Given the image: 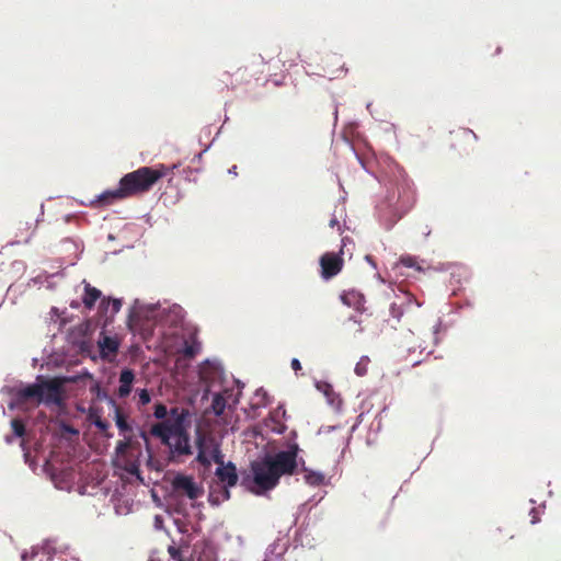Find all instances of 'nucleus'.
Segmentation results:
<instances>
[{
    "mask_svg": "<svg viewBox=\"0 0 561 561\" xmlns=\"http://www.w3.org/2000/svg\"><path fill=\"white\" fill-rule=\"evenodd\" d=\"M294 438L286 448L271 450L264 446L255 459L249 463V470L242 471L241 486L255 496H267L280 483L283 477L304 473V481L309 486L330 484V478L320 471L306 466L300 456L301 448L296 442V431L290 432Z\"/></svg>",
    "mask_w": 561,
    "mask_h": 561,
    "instance_id": "obj_1",
    "label": "nucleus"
},
{
    "mask_svg": "<svg viewBox=\"0 0 561 561\" xmlns=\"http://www.w3.org/2000/svg\"><path fill=\"white\" fill-rule=\"evenodd\" d=\"M386 195L375 206L379 225L390 231L415 205L416 188L413 180L396 161L389 164Z\"/></svg>",
    "mask_w": 561,
    "mask_h": 561,
    "instance_id": "obj_2",
    "label": "nucleus"
},
{
    "mask_svg": "<svg viewBox=\"0 0 561 561\" xmlns=\"http://www.w3.org/2000/svg\"><path fill=\"white\" fill-rule=\"evenodd\" d=\"M193 422L199 427L202 419L196 412L187 411L176 422H160L151 427L150 434L168 447L170 462L181 463L183 457L193 455L190 433Z\"/></svg>",
    "mask_w": 561,
    "mask_h": 561,
    "instance_id": "obj_3",
    "label": "nucleus"
},
{
    "mask_svg": "<svg viewBox=\"0 0 561 561\" xmlns=\"http://www.w3.org/2000/svg\"><path fill=\"white\" fill-rule=\"evenodd\" d=\"M185 317L186 311L179 304L164 307L161 301L142 302L140 299L136 298L128 310L126 327L134 333V322L140 321L144 325H161L169 329H179L183 333L187 325H195L187 321Z\"/></svg>",
    "mask_w": 561,
    "mask_h": 561,
    "instance_id": "obj_4",
    "label": "nucleus"
},
{
    "mask_svg": "<svg viewBox=\"0 0 561 561\" xmlns=\"http://www.w3.org/2000/svg\"><path fill=\"white\" fill-rule=\"evenodd\" d=\"M167 176L163 163L140 167L121 178L129 197L149 192L162 178Z\"/></svg>",
    "mask_w": 561,
    "mask_h": 561,
    "instance_id": "obj_5",
    "label": "nucleus"
},
{
    "mask_svg": "<svg viewBox=\"0 0 561 561\" xmlns=\"http://www.w3.org/2000/svg\"><path fill=\"white\" fill-rule=\"evenodd\" d=\"M30 399H34L38 405L54 409L61 405L62 386L55 379L45 375H37L33 382H25Z\"/></svg>",
    "mask_w": 561,
    "mask_h": 561,
    "instance_id": "obj_6",
    "label": "nucleus"
},
{
    "mask_svg": "<svg viewBox=\"0 0 561 561\" xmlns=\"http://www.w3.org/2000/svg\"><path fill=\"white\" fill-rule=\"evenodd\" d=\"M194 445L196 456L190 463L192 468H194L196 462L201 463L206 469H209L213 462H222L225 455L221 451V443L204 434L198 426H196L194 432Z\"/></svg>",
    "mask_w": 561,
    "mask_h": 561,
    "instance_id": "obj_7",
    "label": "nucleus"
},
{
    "mask_svg": "<svg viewBox=\"0 0 561 561\" xmlns=\"http://www.w3.org/2000/svg\"><path fill=\"white\" fill-rule=\"evenodd\" d=\"M218 466L215 469V476L222 482V497L230 499L231 497V489L234 488L238 483L241 484L242 478V469L240 472L237 469V466L232 461H227L222 459V462H217Z\"/></svg>",
    "mask_w": 561,
    "mask_h": 561,
    "instance_id": "obj_8",
    "label": "nucleus"
},
{
    "mask_svg": "<svg viewBox=\"0 0 561 561\" xmlns=\"http://www.w3.org/2000/svg\"><path fill=\"white\" fill-rule=\"evenodd\" d=\"M123 306V298H115L112 296H103L98 306L95 317L103 331L114 322L115 316L121 311Z\"/></svg>",
    "mask_w": 561,
    "mask_h": 561,
    "instance_id": "obj_9",
    "label": "nucleus"
},
{
    "mask_svg": "<svg viewBox=\"0 0 561 561\" xmlns=\"http://www.w3.org/2000/svg\"><path fill=\"white\" fill-rule=\"evenodd\" d=\"M172 489L183 491L190 500H197L204 495V486L196 482L192 474L176 472L171 481Z\"/></svg>",
    "mask_w": 561,
    "mask_h": 561,
    "instance_id": "obj_10",
    "label": "nucleus"
},
{
    "mask_svg": "<svg viewBox=\"0 0 561 561\" xmlns=\"http://www.w3.org/2000/svg\"><path fill=\"white\" fill-rule=\"evenodd\" d=\"M343 249L339 252H325L319 259L320 276L328 282L336 276L343 268Z\"/></svg>",
    "mask_w": 561,
    "mask_h": 561,
    "instance_id": "obj_11",
    "label": "nucleus"
},
{
    "mask_svg": "<svg viewBox=\"0 0 561 561\" xmlns=\"http://www.w3.org/2000/svg\"><path fill=\"white\" fill-rule=\"evenodd\" d=\"M129 197L124 185L121 184V180L115 188H106L100 194L95 195L94 198L89 202L81 201V205L91 207H103L114 204L116 201L125 199Z\"/></svg>",
    "mask_w": 561,
    "mask_h": 561,
    "instance_id": "obj_12",
    "label": "nucleus"
},
{
    "mask_svg": "<svg viewBox=\"0 0 561 561\" xmlns=\"http://www.w3.org/2000/svg\"><path fill=\"white\" fill-rule=\"evenodd\" d=\"M199 328L195 325H187L183 335L185 340L181 344V353L188 357L194 358L202 352V342L198 339Z\"/></svg>",
    "mask_w": 561,
    "mask_h": 561,
    "instance_id": "obj_13",
    "label": "nucleus"
},
{
    "mask_svg": "<svg viewBox=\"0 0 561 561\" xmlns=\"http://www.w3.org/2000/svg\"><path fill=\"white\" fill-rule=\"evenodd\" d=\"M100 336L98 339L99 354L89 353L88 357L92 360L99 358H106L108 355L118 352L121 347V341L115 335H107L106 330L103 331V327H100Z\"/></svg>",
    "mask_w": 561,
    "mask_h": 561,
    "instance_id": "obj_14",
    "label": "nucleus"
},
{
    "mask_svg": "<svg viewBox=\"0 0 561 561\" xmlns=\"http://www.w3.org/2000/svg\"><path fill=\"white\" fill-rule=\"evenodd\" d=\"M66 341L84 356H88L93 350L92 342L85 337L78 324L68 329L66 333Z\"/></svg>",
    "mask_w": 561,
    "mask_h": 561,
    "instance_id": "obj_15",
    "label": "nucleus"
},
{
    "mask_svg": "<svg viewBox=\"0 0 561 561\" xmlns=\"http://www.w3.org/2000/svg\"><path fill=\"white\" fill-rule=\"evenodd\" d=\"M314 388L323 394L329 407L333 408L336 413L343 410V399L339 392L334 390L333 385L328 380H314Z\"/></svg>",
    "mask_w": 561,
    "mask_h": 561,
    "instance_id": "obj_16",
    "label": "nucleus"
},
{
    "mask_svg": "<svg viewBox=\"0 0 561 561\" xmlns=\"http://www.w3.org/2000/svg\"><path fill=\"white\" fill-rule=\"evenodd\" d=\"M0 391L10 397L8 402V409L10 411L18 410L22 402L30 399V396L25 393L27 389L24 381H19L14 386H3Z\"/></svg>",
    "mask_w": 561,
    "mask_h": 561,
    "instance_id": "obj_17",
    "label": "nucleus"
},
{
    "mask_svg": "<svg viewBox=\"0 0 561 561\" xmlns=\"http://www.w3.org/2000/svg\"><path fill=\"white\" fill-rule=\"evenodd\" d=\"M89 392L94 397L95 401H104L112 409L113 415L123 414L119 411L116 400L108 394V392L104 389L101 380H93V382L89 386Z\"/></svg>",
    "mask_w": 561,
    "mask_h": 561,
    "instance_id": "obj_18",
    "label": "nucleus"
},
{
    "mask_svg": "<svg viewBox=\"0 0 561 561\" xmlns=\"http://www.w3.org/2000/svg\"><path fill=\"white\" fill-rule=\"evenodd\" d=\"M135 381H136L135 370L128 366H124L121 369L119 376H118L117 397L119 399L127 398L133 391Z\"/></svg>",
    "mask_w": 561,
    "mask_h": 561,
    "instance_id": "obj_19",
    "label": "nucleus"
},
{
    "mask_svg": "<svg viewBox=\"0 0 561 561\" xmlns=\"http://www.w3.org/2000/svg\"><path fill=\"white\" fill-rule=\"evenodd\" d=\"M340 300L344 306H346L348 308H353L358 313H363L366 310V308H365L366 298H365L364 294H362L357 289L352 288V289L343 290L340 294Z\"/></svg>",
    "mask_w": 561,
    "mask_h": 561,
    "instance_id": "obj_20",
    "label": "nucleus"
},
{
    "mask_svg": "<svg viewBox=\"0 0 561 561\" xmlns=\"http://www.w3.org/2000/svg\"><path fill=\"white\" fill-rule=\"evenodd\" d=\"M263 397L262 402L250 401L247 408H242V411L248 420H255L259 416V410L267 408L272 403V398L268 392L260 387L254 391V397Z\"/></svg>",
    "mask_w": 561,
    "mask_h": 561,
    "instance_id": "obj_21",
    "label": "nucleus"
},
{
    "mask_svg": "<svg viewBox=\"0 0 561 561\" xmlns=\"http://www.w3.org/2000/svg\"><path fill=\"white\" fill-rule=\"evenodd\" d=\"M82 285L83 293L81 296V302L87 310L91 311L95 308L96 302L101 301L104 295L101 289L92 286L85 279L82 280Z\"/></svg>",
    "mask_w": 561,
    "mask_h": 561,
    "instance_id": "obj_22",
    "label": "nucleus"
},
{
    "mask_svg": "<svg viewBox=\"0 0 561 561\" xmlns=\"http://www.w3.org/2000/svg\"><path fill=\"white\" fill-rule=\"evenodd\" d=\"M398 288L400 293L404 295L403 300L400 304L391 302L389 307V312L390 316L399 322L405 312V307L415 304L416 307L420 308L422 304L417 302L411 294H405L401 287Z\"/></svg>",
    "mask_w": 561,
    "mask_h": 561,
    "instance_id": "obj_23",
    "label": "nucleus"
},
{
    "mask_svg": "<svg viewBox=\"0 0 561 561\" xmlns=\"http://www.w3.org/2000/svg\"><path fill=\"white\" fill-rule=\"evenodd\" d=\"M231 390L225 388L224 392H215L211 398V404L209 407V412L215 416L219 417L224 415L225 411L229 408V401L227 399V394L230 393Z\"/></svg>",
    "mask_w": 561,
    "mask_h": 561,
    "instance_id": "obj_24",
    "label": "nucleus"
},
{
    "mask_svg": "<svg viewBox=\"0 0 561 561\" xmlns=\"http://www.w3.org/2000/svg\"><path fill=\"white\" fill-rule=\"evenodd\" d=\"M199 561H218L217 547L211 539L205 538L199 546Z\"/></svg>",
    "mask_w": 561,
    "mask_h": 561,
    "instance_id": "obj_25",
    "label": "nucleus"
},
{
    "mask_svg": "<svg viewBox=\"0 0 561 561\" xmlns=\"http://www.w3.org/2000/svg\"><path fill=\"white\" fill-rule=\"evenodd\" d=\"M113 421L115 422L119 435L133 433L136 430V427H138V424L136 423L135 420L126 417L123 414L113 415Z\"/></svg>",
    "mask_w": 561,
    "mask_h": 561,
    "instance_id": "obj_26",
    "label": "nucleus"
},
{
    "mask_svg": "<svg viewBox=\"0 0 561 561\" xmlns=\"http://www.w3.org/2000/svg\"><path fill=\"white\" fill-rule=\"evenodd\" d=\"M49 314L54 322H58V331H61L68 323H70L73 320L72 314L68 316L67 309H59L58 307L55 306L50 308Z\"/></svg>",
    "mask_w": 561,
    "mask_h": 561,
    "instance_id": "obj_27",
    "label": "nucleus"
},
{
    "mask_svg": "<svg viewBox=\"0 0 561 561\" xmlns=\"http://www.w3.org/2000/svg\"><path fill=\"white\" fill-rule=\"evenodd\" d=\"M27 417L26 416H14L10 421V427L11 433L13 434V437L16 438H24L26 435V424H27Z\"/></svg>",
    "mask_w": 561,
    "mask_h": 561,
    "instance_id": "obj_28",
    "label": "nucleus"
},
{
    "mask_svg": "<svg viewBox=\"0 0 561 561\" xmlns=\"http://www.w3.org/2000/svg\"><path fill=\"white\" fill-rule=\"evenodd\" d=\"M280 419H288L284 402H279L274 410L268 412L267 416L263 420V426L267 427L271 423H277Z\"/></svg>",
    "mask_w": 561,
    "mask_h": 561,
    "instance_id": "obj_29",
    "label": "nucleus"
},
{
    "mask_svg": "<svg viewBox=\"0 0 561 561\" xmlns=\"http://www.w3.org/2000/svg\"><path fill=\"white\" fill-rule=\"evenodd\" d=\"M129 440L123 439L116 443L114 455L112 456V467L117 470L118 468H125V463L119 459V455L123 454L128 447Z\"/></svg>",
    "mask_w": 561,
    "mask_h": 561,
    "instance_id": "obj_30",
    "label": "nucleus"
},
{
    "mask_svg": "<svg viewBox=\"0 0 561 561\" xmlns=\"http://www.w3.org/2000/svg\"><path fill=\"white\" fill-rule=\"evenodd\" d=\"M43 352L48 354V365L61 366L65 363V356L67 355V351H58L51 347L50 351L48 352L47 347H45Z\"/></svg>",
    "mask_w": 561,
    "mask_h": 561,
    "instance_id": "obj_31",
    "label": "nucleus"
},
{
    "mask_svg": "<svg viewBox=\"0 0 561 561\" xmlns=\"http://www.w3.org/2000/svg\"><path fill=\"white\" fill-rule=\"evenodd\" d=\"M82 330L83 334L88 340L92 337L98 327H100L98 322V318H84L81 323L78 324Z\"/></svg>",
    "mask_w": 561,
    "mask_h": 561,
    "instance_id": "obj_32",
    "label": "nucleus"
},
{
    "mask_svg": "<svg viewBox=\"0 0 561 561\" xmlns=\"http://www.w3.org/2000/svg\"><path fill=\"white\" fill-rule=\"evenodd\" d=\"M190 547V543L184 541V540H181L180 542V547H176L175 545H170L168 547V552L170 554V558L174 561H187L183 554H182V549L183 548H188Z\"/></svg>",
    "mask_w": 561,
    "mask_h": 561,
    "instance_id": "obj_33",
    "label": "nucleus"
},
{
    "mask_svg": "<svg viewBox=\"0 0 561 561\" xmlns=\"http://www.w3.org/2000/svg\"><path fill=\"white\" fill-rule=\"evenodd\" d=\"M55 541L47 538L41 545V552L46 554V559H41L39 561H53L56 554V548L53 546Z\"/></svg>",
    "mask_w": 561,
    "mask_h": 561,
    "instance_id": "obj_34",
    "label": "nucleus"
},
{
    "mask_svg": "<svg viewBox=\"0 0 561 561\" xmlns=\"http://www.w3.org/2000/svg\"><path fill=\"white\" fill-rule=\"evenodd\" d=\"M207 500L213 507H218L221 502L228 501L229 499L222 497V488L220 490H216L214 486H210Z\"/></svg>",
    "mask_w": 561,
    "mask_h": 561,
    "instance_id": "obj_35",
    "label": "nucleus"
},
{
    "mask_svg": "<svg viewBox=\"0 0 561 561\" xmlns=\"http://www.w3.org/2000/svg\"><path fill=\"white\" fill-rule=\"evenodd\" d=\"M117 470H124L128 472L131 477H134L140 484H145V479L138 462H134L130 466H126L125 468H118Z\"/></svg>",
    "mask_w": 561,
    "mask_h": 561,
    "instance_id": "obj_36",
    "label": "nucleus"
},
{
    "mask_svg": "<svg viewBox=\"0 0 561 561\" xmlns=\"http://www.w3.org/2000/svg\"><path fill=\"white\" fill-rule=\"evenodd\" d=\"M65 378L71 382H78L82 379H90L91 382H93V380H96L94 378V375L88 368H82L80 371L70 376H66Z\"/></svg>",
    "mask_w": 561,
    "mask_h": 561,
    "instance_id": "obj_37",
    "label": "nucleus"
},
{
    "mask_svg": "<svg viewBox=\"0 0 561 561\" xmlns=\"http://www.w3.org/2000/svg\"><path fill=\"white\" fill-rule=\"evenodd\" d=\"M58 430L64 434H67L72 437H78L80 435V430L66 421H59L56 423Z\"/></svg>",
    "mask_w": 561,
    "mask_h": 561,
    "instance_id": "obj_38",
    "label": "nucleus"
},
{
    "mask_svg": "<svg viewBox=\"0 0 561 561\" xmlns=\"http://www.w3.org/2000/svg\"><path fill=\"white\" fill-rule=\"evenodd\" d=\"M152 415L154 419L159 420L160 422L168 420V407L163 402L157 401L153 404Z\"/></svg>",
    "mask_w": 561,
    "mask_h": 561,
    "instance_id": "obj_39",
    "label": "nucleus"
},
{
    "mask_svg": "<svg viewBox=\"0 0 561 561\" xmlns=\"http://www.w3.org/2000/svg\"><path fill=\"white\" fill-rule=\"evenodd\" d=\"M136 393L138 396L137 405L139 408L146 407L152 400V392L148 388L137 389Z\"/></svg>",
    "mask_w": 561,
    "mask_h": 561,
    "instance_id": "obj_40",
    "label": "nucleus"
},
{
    "mask_svg": "<svg viewBox=\"0 0 561 561\" xmlns=\"http://www.w3.org/2000/svg\"><path fill=\"white\" fill-rule=\"evenodd\" d=\"M20 447L23 450L24 462L34 471L37 468V460L33 456H31V454L27 449L26 442L21 440Z\"/></svg>",
    "mask_w": 561,
    "mask_h": 561,
    "instance_id": "obj_41",
    "label": "nucleus"
},
{
    "mask_svg": "<svg viewBox=\"0 0 561 561\" xmlns=\"http://www.w3.org/2000/svg\"><path fill=\"white\" fill-rule=\"evenodd\" d=\"M370 362L368 355H362L359 360L356 363L354 367V373L358 377H364L367 374V364Z\"/></svg>",
    "mask_w": 561,
    "mask_h": 561,
    "instance_id": "obj_42",
    "label": "nucleus"
},
{
    "mask_svg": "<svg viewBox=\"0 0 561 561\" xmlns=\"http://www.w3.org/2000/svg\"><path fill=\"white\" fill-rule=\"evenodd\" d=\"M400 263L409 268H414L415 271L423 272L424 270L417 264L416 256L411 254H404L400 256Z\"/></svg>",
    "mask_w": 561,
    "mask_h": 561,
    "instance_id": "obj_43",
    "label": "nucleus"
},
{
    "mask_svg": "<svg viewBox=\"0 0 561 561\" xmlns=\"http://www.w3.org/2000/svg\"><path fill=\"white\" fill-rule=\"evenodd\" d=\"M62 242L71 243L73 249L78 252L77 255H76V261L70 263L71 266L76 265L77 261L81 257V255H82V253L84 251L83 242L81 240H75L72 238H65L62 240Z\"/></svg>",
    "mask_w": 561,
    "mask_h": 561,
    "instance_id": "obj_44",
    "label": "nucleus"
},
{
    "mask_svg": "<svg viewBox=\"0 0 561 561\" xmlns=\"http://www.w3.org/2000/svg\"><path fill=\"white\" fill-rule=\"evenodd\" d=\"M87 416L91 424L103 417V408L90 405L87 408Z\"/></svg>",
    "mask_w": 561,
    "mask_h": 561,
    "instance_id": "obj_45",
    "label": "nucleus"
},
{
    "mask_svg": "<svg viewBox=\"0 0 561 561\" xmlns=\"http://www.w3.org/2000/svg\"><path fill=\"white\" fill-rule=\"evenodd\" d=\"M41 553V546H33L31 550L21 552V561H33Z\"/></svg>",
    "mask_w": 561,
    "mask_h": 561,
    "instance_id": "obj_46",
    "label": "nucleus"
},
{
    "mask_svg": "<svg viewBox=\"0 0 561 561\" xmlns=\"http://www.w3.org/2000/svg\"><path fill=\"white\" fill-rule=\"evenodd\" d=\"M188 410L183 408H168V420H164L163 422H176L183 413H186Z\"/></svg>",
    "mask_w": 561,
    "mask_h": 561,
    "instance_id": "obj_47",
    "label": "nucleus"
},
{
    "mask_svg": "<svg viewBox=\"0 0 561 561\" xmlns=\"http://www.w3.org/2000/svg\"><path fill=\"white\" fill-rule=\"evenodd\" d=\"M54 413H56L58 416L62 417H70L69 409L66 404L64 394L61 396V405H54V409H49Z\"/></svg>",
    "mask_w": 561,
    "mask_h": 561,
    "instance_id": "obj_48",
    "label": "nucleus"
},
{
    "mask_svg": "<svg viewBox=\"0 0 561 561\" xmlns=\"http://www.w3.org/2000/svg\"><path fill=\"white\" fill-rule=\"evenodd\" d=\"M242 394H243V392H241V391H237L236 394H231V392L227 394V399L228 398L230 399L228 410H230L231 412H234L237 410V407L240 403Z\"/></svg>",
    "mask_w": 561,
    "mask_h": 561,
    "instance_id": "obj_49",
    "label": "nucleus"
},
{
    "mask_svg": "<svg viewBox=\"0 0 561 561\" xmlns=\"http://www.w3.org/2000/svg\"><path fill=\"white\" fill-rule=\"evenodd\" d=\"M101 433H107L106 437H113L112 433H108V430L111 428V424L108 421L104 420L103 417L100 420H96L93 424Z\"/></svg>",
    "mask_w": 561,
    "mask_h": 561,
    "instance_id": "obj_50",
    "label": "nucleus"
},
{
    "mask_svg": "<svg viewBox=\"0 0 561 561\" xmlns=\"http://www.w3.org/2000/svg\"><path fill=\"white\" fill-rule=\"evenodd\" d=\"M151 499L157 507L163 510L168 515L172 514L171 510L162 502L158 493L153 490L151 491Z\"/></svg>",
    "mask_w": 561,
    "mask_h": 561,
    "instance_id": "obj_51",
    "label": "nucleus"
},
{
    "mask_svg": "<svg viewBox=\"0 0 561 561\" xmlns=\"http://www.w3.org/2000/svg\"><path fill=\"white\" fill-rule=\"evenodd\" d=\"M327 495V491H322L321 493H316L312 496H310L306 502H308V505L317 506Z\"/></svg>",
    "mask_w": 561,
    "mask_h": 561,
    "instance_id": "obj_52",
    "label": "nucleus"
},
{
    "mask_svg": "<svg viewBox=\"0 0 561 561\" xmlns=\"http://www.w3.org/2000/svg\"><path fill=\"white\" fill-rule=\"evenodd\" d=\"M217 370V381L220 385H225L227 382V374L225 370V367L221 363H218V366L216 367Z\"/></svg>",
    "mask_w": 561,
    "mask_h": 561,
    "instance_id": "obj_53",
    "label": "nucleus"
},
{
    "mask_svg": "<svg viewBox=\"0 0 561 561\" xmlns=\"http://www.w3.org/2000/svg\"><path fill=\"white\" fill-rule=\"evenodd\" d=\"M123 493L118 489H116L111 496V501L115 504L114 510L117 515H121L122 513L121 507L116 504V502L121 501Z\"/></svg>",
    "mask_w": 561,
    "mask_h": 561,
    "instance_id": "obj_54",
    "label": "nucleus"
},
{
    "mask_svg": "<svg viewBox=\"0 0 561 561\" xmlns=\"http://www.w3.org/2000/svg\"><path fill=\"white\" fill-rule=\"evenodd\" d=\"M221 129H222V127H219V128H218V130H217V133H216L215 137L213 138L211 142H210V144H208V145L204 148V150H202L199 153H196V154L194 156V158H193V161H199V160L202 159L203 154H204L205 152H207V151L210 149V147H211L213 142L217 139V137H218V136H219V134L221 133Z\"/></svg>",
    "mask_w": 561,
    "mask_h": 561,
    "instance_id": "obj_55",
    "label": "nucleus"
},
{
    "mask_svg": "<svg viewBox=\"0 0 561 561\" xmlns=\"http://www.w3.org/2000/svg\"><path fill=\"white\" fill-rule=\"evenodd\" d=\"M215 392H213L211 390V387L210 386H206L202 389V391L199 392V396H201V402L202 403H205L206 401H208L209 399L213 398Z\"/></svg>",
    "mask_w": 561,
    "mask_h": 561,
    "instance_id": "obj_56",
    "label": "nucleus"
},
{
    "mask_svg": "<svg viewBox=\"0 0 561 561\" xmlns=\"http://www.w3.org/2000/svg\"><path fill=\"white\" fill-rule=\"evenodd\" d=\"M278 547V543L277 542H273L271 543L267 548H266V551H265V556H270V554H276L277 558H282V556L284 554L285 550H282L279 552H276V549Z\"/></svg>",
    "mask_w": 561,
    "mask_h": 561,
    "instance_id": "obj_57",
    "label": "nucleus"
},
{
    "mask_svg": "<svg viewBox=\"0 0 561 561\" xmlns=\"http://www.w3.org/2000/svg\"><path fill=\"white\" fill-rule=\"evenodd\" d=\"M310 511H311V507H309L308 502L301 503L297 508V513L295 516V523L297 522L299 516H301L304 514H308Z\"/></svg>",
    "mask_w": 561,
    "mask_h": 561,
    "instance_id": "obj_58",
    "label": "nucleus"
},
{
    "mask_svg": "<svg viewBox=\"0 0 561 561\" xmlns=\"http://www.w3.org/2000/svg\"><path fill=\"white\" fill-rule=\"evenodd\" d=\"M473 307V304L471 300L469 299H466L463 300L462 302H458V304H455L454 305V308H455V312L458 313L460 310H462L463 308H472Z\"/></svg>",
    "mask_w": 561,
    "mask_h": 561,
    "instance_id": "obj_59",
    "label": "nucleus"
},
{
    "mask_svg": "<svg viewBox=\"0 0 561 561\" xmlns=\"http://www.w3.org/2000/svg\"><path fill=\"white\" fill-rule=\"evenodd\" d=\"M153 527L157 530H163L164 529V518L161 515H156L153 518Z\"/></svg>",
    "mask_w": 561,
    "mask_h": 561,
    "instance_id": "obj_60",
    "label": "nucleus"
},
{
    "mask_svg": "<svg viewBox=\"0 0 561 561\" xmlns=\"http://www.w3.org/2000/svg\"><path fill=\"white\" fill-rule=\"evenodd\" d=\"M275 426L271 430L272 433L282 435L287 431V425L285 423H274Z\"/></svg>",
    "mask_w": 561,
    "mask_h": 561,
    "instance_id": "obj_61",
    "label": "nucleus"
},
{
    "mask_svg": "<svg viewBox=\"0 0 561 561\" xmlns=\"http://www.w3.org/2000/svg\"><path fill=\"white\" fill-rule=\"evenodd\" d=\"M290 367L295 371V374L298 375L299 371H301V369H302V365H301V362L299 360V358H297V357L291 358Z\"/></svg>",
    "mask_w": 561,
    "mask_h": 561,
    "instance_id": "obj_62",
    "label": "nucleus"
},
{
    "mask_svg": "<svg viewBox=\"0 0 561 561\" xmlns=\"http://www.w3.org/2000/svg\"><path fill=\"white\" fill-rule=\"evenodd\" d=\"M442 325H443V321H442V319H438L437 323L433 328L435 345H438V343H439V339L437 337V334H438L439 330L442 329Z\"/></svg>",
    "mask_w": 561,
    "mask_h": 561,
    "instance_id": "obj_63",
    "label": "nucleus"
},
{
    "mask_svg": "<svg viewBox=\"0 0 561 561\" xmlns=\"http://www.w3.org/2000/svg\"><path fill=\"white\" fill-rule=\"evenodd\" d=\"M529 515L531 517V519H530V524L531 525H536V524H538L540 522L539 513H538L536 507H533L529 511Z\"/></svg>",
    "mask_w": 561,
    "mask_h": 561,
    "instance_id": "obj_64",
    "label": "nucleus"
}]
</instances>
